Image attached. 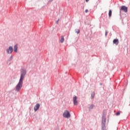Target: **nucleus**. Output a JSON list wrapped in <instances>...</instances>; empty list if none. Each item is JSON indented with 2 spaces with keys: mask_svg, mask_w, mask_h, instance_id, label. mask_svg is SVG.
<instances>
[{
  "mask_svg": "<svg viewBox=\"0 0 130 130\" xmlns=\"http://www.w3.org/2000/svg\"><path fill=\"white\" fill-rule=\"evenodd\" d=\"M78 100V98L77 96H74L73 98V102L74 105H78V101H77Z\"/></svg>",
  "mask_w": 130,
  "mask_h": 130,
  "instance_id": "3",
  "label": "nucleus"
},
{
  "mask_svg": "<svg viewBox=\"0 0 130 130\" xmlns=\"http://www.w3.org/2000/svg\"><path fill=\"white\" fill-rule=\"evenodd\" d=\"M14 50L15 52H18V45H15L14 46Z\"/></svg>",
  "mask_w": 130,
  "mask_h": 130,
  "instance_id": "8",
  "label": "nucleus"
},
{
  "mask_svg": "<svg viewBox=\"0 0 130 130\" xmlns=\"http://www.w3.org/2000/svg\"><path fill=\"white\" fill-rule=\"evenodd\" d=\"M112 15V11H111V10H110L109 12V17L110 18Z\"/></svg>",
  "mask_w": 130,
  "mask_h": 130,
  "instance_id": "9",
  "label": "nucleus"
},
{
  "mask_svg": "<svg viewBox=\"0 0 130 130\" xmlns=\"http://www.w3.org/2000/svg\"><path fill=\"white\" fill-rule=\"evenodd\" d=\"M64 41V38H63V36L61 37V40H60V42L61 43H62Z\"/></svg>",
  "mask_w": 130,
  "mask_h": 130,
  "instance_id": "11",
  "label": "nucleus"
},
{
  "mask_svg": "<svg viewBox=\"0 0 130 130\" xmlns=\"http://www.w3.org/2000/svg\"><path fill=\"white\" fill-rule=\"evenodd\" d=\"M121 10L123 11L125 13H127V7L125 6H122L121 8Z\"/></svg>",
  "mask_w": 130,
  "mask_h": 130,
  "instance_id": "4",
  "label": "nucleus"
},
{
  "mask_svg": "<svg viewBox=\"0 0 130 130\" xmlns=\"http://www.w3.org/2000/svg\"><path fill=\"white\" fill-rule=\"evenodd\" d=\"M89 12V10L88 9L85 10V13H87Z\"/></svg>",
  "mask_w": 130,
  "mask_h": 130,
  "instance_id": "16",
  "label": "nucleus"
},
{
  "mask_svg": "<svg viewBox=\"0 0 130 130\" xmlns=\"http://www.w3.org/2000/svg\"><path fill=\"white\" fill-rule=\"evenodd\" d=\"M63 116L66 118H70L71 117V114H70L69 111L66 110L63 114Z\"/></svg>",
  "mask_w": 130,
  "mask_h": 130,
  "instance_id": "2",
  "label": "nucleus"
},
{
  "mask_svg": "<svg viewBox=\"0 0 130 130\" xmlns=\"http://www.w3.org/2000/svg\"><path fill=\"white\" fill-rule=\"evenodd\" d=\"M25 75H26V71L23 70V72H22L20 76L19 82L16 87V91H19V90H21V88H22V85L23 84V80H24Z\"/></svg>",
  "mask_w": 130,
  "mask_h": 130,
  "instance_id": "1",
  "label": "nucleus"
},
{
  "mask_svg": "<svg viewBox=\"0 0 130 130\" xmlns=\"http://www.w3.org/2000/svg\"><path fill=\"white\" fill-rule=\"evenodd\" d=\"M94 96H95V93L93 92V93H91L92 99H93L94 98Z\"/></svg>",
  "mask_w": 130,
  "mask_h": 130,
  "instance_id": "12",
  "label": "nucleus"
},
{
  "mask_svg": "<svg viewBox=\"0 0 130 130\" xmlns=\"http://www.w3.org/2000/svg\"><path fill=\"white\" fill-rule=\"evenodd\" d=\"M7 52L8 53H12V52H13V47H9V49L7 50Z\"/></svg>",
  "mask_w": 130,
  "mask_h": 130,
  "instance_id": "6",
  "label": "nucleus"
},
{
  "mask_svg": "<svg viewBox=\"0 0 130 130\" xmlns=\"http://www.w3.org/2000/svg\"><path fill=\"white\" fill-rule=\"evenodd\" d=\"M108 34V31H107V30L106 31V32H105V36H107V35Z\"/></svg>",
  "mask_w": 130,
  "mask_h": 130,
  "instance_id": "14",
  "label": "nucleus"
},
{
  "mask_svg": "<svg viewBox=\"0 0 130 130\" xmlns=\"http://www.w3.org/2000/svg\"><path fill=\"white\" fill-rule=\"evenodd\" d=\"M40 108V105L39 104H37L34 107L35 111H38Z\"/></svg>",
  "mask_w": 130,
  "mask_h": 130,
  "instance_id": "5",
  "label": "nucleus"
},
{
  "mask_svg": "<svg viewBox=\"0 0 130 130\" xmlns=\"http://www.w3.org/2000/svg\"><path fill=\"white\" fill-rule=\"evenodd\" d=\"M119 43V41H118V39H114L113 40V43L114 44H115L116 45H118V43Z\"/></svg>",
  "mask_w": 130,
  "mask_h": 130,
  "instance_id": "7",
  "label": "nucleus"
},
{
  "mask_svg": "<svg viewBox=\"0 0 130 130\" xmlns=\"http://www.w3.org/2000/svg\"><path fill=\"white\" fill-rule=\"evenodd\" d=\"M95 106H94V105H91L89 107V110H91V109H93L94 108Z\"/></svg>",
  "mask_w": 130,
  "mask_h": 130,
  "instance_id": "10",
  "label": "nucleus"
},
{
  "mask_svg": "<svg viewBox=\"0 0 130 130\" xmlns=\"http://www.w3.org/2000/svg\"><path fill=\"white\" fill-rule=\"evenodd\" d=\"M13 58V57L12 56H11V58Z\"/></svg>",
  "mask_w": 130,
  "mask_h": 130,
  "instance_id": "18",
  "label": "nucleus"
},
{
  "mask_svg": "<svg viewBox=\"0 0 130 130\" xmlns=\"http://www.w3.org/2000/svg\"><path fill=\"white\" fill-rule=\"evenodd\" d=\"M86 3H88L89 2V0H86Z\"/></svg>",
  "mask_w": 130,
  "mask_h": 130,
  "instance_id": "17",
  "label": "nucleus"
},
{
  "mask_svg": "<svg viewBox=\"0 0 130 130\" xmlns=\"http://www.w3.org/2000/svg\"><path fill=\"white\" fill-rule=\"evenodd\" d=\"M119 114H120V112H117L116 113V115H119Z\"/></svg>",
  "mask_w": 130,
  "mask_h": 130,
  "instance_id": "15",
  "label": "nucleus"
},
{
  "mask_svg": "<svg viewBox=\"0 0 130 130\" xmlns=\"http://www.w3.org/2000/svg\"><path fill=\"white\" fill-rule=\"evenodd\" d=\"M76 32L77 34H79V33H80V29H76Z\"/></svg>",
  "mask_w": 130,
  "mask_h": 130,
  "instance_id": "13",
  "label": "nucleus"
}]
</instances>
